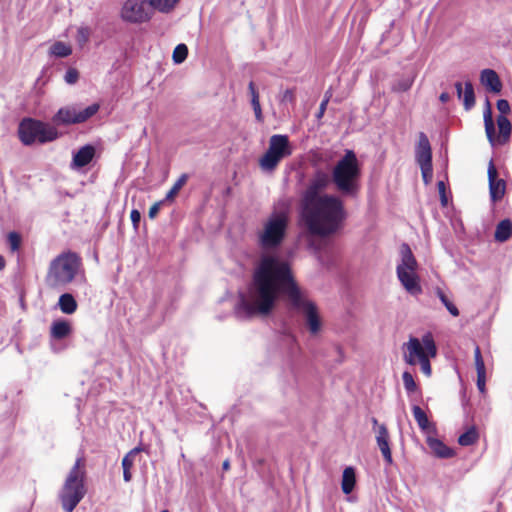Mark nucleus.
Here are the masks:
<instances>
[{"label": "nucleus", "mask_w": 512, "mask_h": 512, "mask_svg": "<svg viewBox=\"0 0 512 512\" xmlns=\"http://www.w3.org/2000/svg\"><path fill=\"white\" fill-rule=\"evenodd\" d=\"M330 184L329 175L318 170L309 179L300 200V220L311 235L327 237L341 229L346 219L342 199L324 193Z\"/></svg>", "instance_id": "obj_2"}, {"label": "nucleus", "mask_w": 512, "mask_h": 512, "mask_svg": "<svg viewBox=\"0 0 512 512\" xmlns=\"http://www.w3.org/2000/svg\"><path fill=\"white\" fill-rule=\"evenodd\" d=\"M248 90H249L250 95H251V103L258 102L259 101V94H258V91H257V89L255 87L254 82L251 81L249 83Z\"/></svg>", "instance_id": "obj_42"}, {"label": "nucleus", "mask_w": 512, "mask_h": 512, "mask_svg": "<svg viewBox=\"0 0 512 512\" xmlns=\"http://www.w3.org/2000/svg\"><path fill=\"white\" fill-rule=\"evenodd\" d=\"M427 444L437 457L450 458L453 456V451L436 438L429 436L427 438Z\"/></svg>", "instance_id": "obj_21"}, {"label": "nucleus", "mask_w": 512, "mask_h": 512, "mask_svg": "<svg viewBox=\"0 0 512 512\" xmlns=\"http://www.w3.org/2000/svg\"><path fill=\"white\" fill-rule=\"evenodd\" d=\"M329 102V98L326 97L320 104V107H319V111H318V114H317V117L318 118H321L326 110V107H327V104Z\"/></svg>", "instance_id": "obj_48"}, {"label": "nucleus", "mask_w": 512, "mask_h": 512, "mask_svg": "<svg viewBox=\"0 0 512 512\" xmlns=\"http://www.w3.org/2000/svg\"><path fill=\"white\" fill-rule=\"evenodd\" d=\"M71 332L72 326L67 320H56L52 323L50 328L51 337L57 340L66 338Z\"/></svg>", "instance_id": "obj_20"}, {"label": "nucleus", "mask_w": 512, "mask_h": 512, "mask_svg": "<svg viewBox=\"0 0 512 512\" xmlns=\"http://www.w3.org/2000/svg\"><path fill=\"white\" fill-rule=\"evenodd\" d=\"M95 147L92 145H85L73 153L72 161L70 164L71 169L78 170L88 165L95 156Z\"/></svg>", "instance_id": "obj_17"}, {"label": "nucleus", "mask_w": 512, "mask_h": 512, "mask_svg": "<svg viewBox=\"0 0 512 512\" xmlns=\"http://www.w3.org/2000/svg\"><path fill=\"white\" fill-rule=\"evenodd\" d=\"M376 442L384 460L387 464L391 465L393 463V458L390 449V437L387 427L384 424L378 426V429L376 430Z\"/></svg>", "instance_id": "obj_16"}, {"label": "nucleus", "mask_w": 512, "mask_h": 512, "mask_svg": "<svg viewBox=\"0 0 512 512\" xmlns=\"http://www.w3.org/2000/svg\"><path fill=\"white\" fill-rule=\"evenodd\" d=\"M329 178L341 195L352 198L357 196L360 191L361 165L354 151L346 150L334 165Z\"/></svg>", "instance_id": "obj_3"}, {"label": "nucleus", "mask_w": 512, "mask_h": 512, "mask_svg": "<svg viewBox=\"0 0 512 512\" xmlns=\"http://www.w3.org/2000/svg\"><path fill=\"white\" fill-rule=\"evenodd\" d=\"M414 83V76L413 77H404L401 79H398L394 82L392 86V90L394 92H406L408 91Z\"/></svg>", "instance_id": "obj_29"}, {"label": "nucleus", "mask_w": 512, "mask_h": 512, "mask_svg": "<svg viewBox=\"0 0 512 512\" xmlns=\"http://www.w3.org/2000/svg\"><path fill=\"white\" fill-rule=\"evenodd\" d=\"M292 154L288 136L275 134L269 139L267 151L259 160V165L263 171H273L280 161Z\"/></svg>", "instance_id": "obj_10"}, {"label": "nucleus", "mask_w": 512, "mask_h": 512, "mask_svg": "<svg viewBox=\"0 0 512 512\" xmlns=\"http://www.w3.org/2000/svg\"><path fill=\"white\" fill-rule=\"evenodd\" d=\"M161 512H170V511H168V510H162Z\"/></svg>", "instance_id": "obj_54"}, {"label": "nucleus", "mask_w": 512, "mask_h": 512, "mask_svg": "<svg viewBox=\"0 0 512 512\" xmlns=\"http://www.w3.org/2000/svg\"><path fill=\"white\" fill-rule=\"evenodd\" d=\"M7 240L12 251H16L19 249L21 238L18 233L10 232L7 236Z\"/></svg>", "instance_id": "obj_38"}, {"label": "nucleus", "mask_w": 512, "mask_h": 512, "mask_svg": "<svg viewBox=\"0 0 512 512\" xmlns=\"http://www.w3.org/2000/svg\"><path fill=\"white\" fill-rule=\"evenodd\" d=\"M403 384L407 392L412 393L416 391L417 385L410 372L405 371L402 375Z\"/></svg>", "instance_id": "obj_34"}, {"label": "nucleus", "mask_w": 512, "mask_h": 512, "mask_svg": "<svg viewBox=\"0 0 512 512\" xmlns=\"http://www.w3.org/2000/svg\"><path fill=\"white\" fill-rule=\"evenodd\" d=\"M420 169H421V174H422V178H423L424 183L426 185L430 184L431 181H432V177H433L432 164H430V165H421Z\"/></svg>", "instance_id": "obj_37"}, {"label": "nucleus", "mask_w": 512, "mask_h": 512, "mask_svg": "<svg viewBox=\"0 0 512 512\" xmlns=\"http://www.w3.org/2000/svg\"><path fill=\"white\" fill-rule=\"evenodd\" d=\"M484 124H485V132L488 138V141L492 146L498 144H505L511 133V123L508 118L504 115H500L497 118V125L499 129V135L495 136V126L492 118V111L489 102H487V107L483 113Z\"/></svg>", "instance_id": "obj_11"}, {"label": "nucleus", "mask_w": 512, "mask_h": 512, "mask_svg": "<svg viewBox=\"0 0 512 512\" xmlns=\"http://www.w3.org/2000/svg\"><path fill=\"white\" fill-rule=\"evenodd\" d=\"M512 235V222L509 219H504L498 223L495 230V240L498 242L507 241Z\"/></svg>", "instance_id": "obj_22"}, {"label": "nucleus", "mask_w": 512, "mask_h": 512, "mask_svg": "<svg viewBox=\"0 0 512 512\" xmlns=\"http://www.w3.org/2000/svg\"><path fill=\"white\" fill-rule=\"evenodd\" d=\"M180 0H148L153 10L161 13H170Z\"/></svg>", "instance_id": "obj_25"}, {"label": "nucleus", "mask_w": 512, "mask_h": 512, "mask_svg": "<svg viewBox=\"0 0 512 512\" xmlns=\"http://www.w3.org/2000/svg\"><path fill=\"white\" fill-rule=\"evenodd\" d=\"M480 82L487 90L493 93H499L502 89L500 78L492 69H484L481 71Z\"/></svg>", "instance_id": "obj_18"}, {"label": "nucleus", "mask_w": 512, "mask_h": 512, "mask_svg": "<svg viewBox=\"0 0 512 512\" xmlns=\"http://www.w3.org/2000/svg\"><path fill=\"white\" fill-rule=\"evenodd\" d=\"M141 448L135 447L132 450H130L122 459V467L123 469H131L134 465V462L140 453Z\"/></svg>", "instance_id": "obj_31"}, {"label": "nucleus", "mask_w": 512, "mask_h": 512, "mask_svg": "<svg viewBox=\"0 0 512 512\" xmlns=\"http://www.w3.org/2000/svg\"><path fill=\"white\" fill-rule=\"evenodd\" d=\"M58 306L64 314H73L77 310V302L70 293H64L59 297Z\"/></svg>", "instance_id": "obj_23"}, {"label": "nucleus", "mask_w": 512, "mask_h": 512, "mask_svg": "<svg viewBox=\"0 0 512 512\" xmlns=\"http://www.w3.org/2000/svg\"><path fill=\"white\" fill-rule=\"evenodd\" d=\"M282 103H294L295 102V94L292 89H287L283 92L281 97Z\"/></svg>", "instance_id": "obj_40"}, {"label": "nucleus", "mask_w": 512, "mask_h": 512, "mask_svg": "<svg viewBox=\"0 0 512 512\" xmlns=\"http://www.w3.org/2000/svg\"><path fill=\"white\" fill-rule=\"evenodd\" d=\"M437 186H438L439 194L441 196V202L443 205H446L447 199L445 196V184L443 181H439Z\"/></svg>", "instance_id": "obj_47"}, {"label": "nucleus", "mask_w": 512, "mask_h": 512, "mask_svg": "<svg viewBox=\"0 0 512 512\" xmlns=\"http://www.w3.org/2000/svg\"><path fill=\"white\" fill-rule=\"evenodd\" d=\"M83 465L81 458L76 460L59 492L62 508L66 512H72L86 494Z\"/></svg>", "instance_id": "obj_7"}, {"label": "nucleus", "mask_w": 512, "mask_h": 512, "mask_svg": "<svg viewBox=\"0 0 512 512\" xmlns=\"http://www.w3.org/2000/svg\"><path fill=\"white\" fill-rule=\"evenodd\" d=\"M123 479L125 482H130L132 479L131 469H123Z\"/></svg>", "instance_id": "obj_49"}, {"label": "nucleus", "mask_w": 512, "mask_h": 512, "mask_svg": "<svg viewBox=\"0 0 512 512\" xmlns=\"http://www.w3.org/2000/svg\"><path fill=\"white\" fill-rule=\"evenodd\" d=\"M4 267H5V260H4V258L0 255V270H2Z\"/></svg>", "instance_id": "obj_53"}, {"label": "nucleus", "mask_w": 512, "mask_h": 512, "mask_svg": "<svg viewBox=\"0 0 512 512\" xmlns=\"http://www.w3.org/2000/svg\"><path fill=\"white\" fill-rule=\"evenodd\" d=\"M486 373L477 374V387L481 393L485 391Z\"/></svg>", "instance_id": "obj_46"}, {"label": "nucleus", "mask_w": 512, "mask_h": 512, "mask_svg": "<svg viewBox=\"0 0 512 512\" xmlns=\"http://www.w3.org/2000/svg\"><path fill=\"white\" fill-rule=\"evenodd\" d=\"M164 203V200L163 201H159V202H156L155 204H153L150 209H149V212H148V215L151 219L155 218L162 206V204Z\"/></svg>", "instance_id": "obj_44"}, {"label": "nucleus", "mask_w": 512, "mask_h": 512, "mask_svg": "<svg viewBox=\"0 0 512 512\" xmlns=\"http://www.w3.org/2000/svg\"><path fill=\"white\" fill-rule=\"evenodd\" d=\"M437 296L443 303V305L447 308V310L453 315L454 317H457L459 315L458 308L447 298V296L444 294L442 290H437Z\"/></svg>", "instance_id": "obj_33"}, {"label": "nucleus", "mask_w": 512, "mask_h": 512, "mask_svg": "<svg viewBox=\"0 0 512 512\" xmlns=\"http://www.w3.org/2000/svg\"><path fill=\"white\" fill-rule=\"evenodd\" d=\"M373 426H374V432L376 433V430L378 429V426H380L381 424H378V421L376 418H372L371 420Z\"/></svg>", "instance_id": "obj_51"}, {"label": "nucleus", "mask_w": 512, "mask_h": 512, "mask_svg": "<svg viewBox=\"0 0 512 512\" xmlns=\"http://www.w3.org/2000/svg\"><path fill=\"white\" fill-rule=\"evenodd\" d=\"M251 105H252V108L254 110L255 117H256L257 121L258 122H262L263 121V115H262V109H261L260 101L251 103Z\"/></svg>", "instance_id": "obj_43"}, {"label": "nucleus", "mask_w": 512, "mask_h": 512, "mask_svg": "<svg viewBox=\"0 0 512 512\" xmlns=\"http://www.w3.org/2000/svg\"><path fill=\"white\" fill-rule=\"evenodd\" d=\"M455 88L457 91L458 98L463 100L465 109H471L475 104V95L472 83L469 81L466 82L463 89L462 83L457 82L455 84Z\"/></svg>", "instance_id": "obj_19"}, {"label": "nucleus", "mask_w": 512, "mask_h": 512, "mask_svg": "<svg viewBox=\"0 0 512 512\" xmlns=\"http://www.w3.org/2000/svg\"><path fill=\"white\" fill-rule=\"evenodd\" d=\"M413 416L420 427V429L424 432L429 433L431 429V424L427 418L425 412L419 406H413L412 408Z\"/></svg>", "instance_id": "obj_26"}, {"label": "nucleus", "mask_w": 512, "mask_h": 512, "mask_svg": "<svg viewBox=\"0 0 512 512\" xmlns=\"http://www.w3.org/2000/svg\"><path fill=\"white\" fill-rule=\"evenodd\" d=\"M403 359L408 365H420V369L426 376L431 375L430 359L436 357L437 347L431 333H426L421 339L410 337L408 342L402 345Z\"/></svg>", "instance_id": "obj_5"}, {"label": "nucleus", "mask_w": 512, "mask_h": 512, "mask_svg": "<svg viewBox=\"0 0 512 512\" xmlns=\"http://www.w3.org/2000/svg\"><path fill=\"white\" fill-rule=\"evenodd\" d=\"M18 133L20 140L25 145H31L36 141L39 143L51 142L59 136L54 126L31 118L21 121Z\"/></svg>", "instance_id": "obj_9"}, {"label": "nucleus", "mask_w": 512, "mask_h": 512, "mask_svg": "<svg viewBox=\"0 0 512 512\" xmlns=\"http://www.w3.org/2000/svg\"><path fill=\"white\" fill-rule=\"evenodd\" d=\"M130 219L135 229H137L140 220H141V214L138 210L134 209L130 213Z\"/></svg>", "instance_id": "obj_45"}, {"label": "nucleus", "mask_w": 512, "mask_h": 512, "mask_svg": "<svg viewBox=\"0 0 512 512\" xmlns=\"http://www.w3.org/2000/svg\"><path fill=\"white\" fill-rule=\"evenodd\" d=\"M188 180L187 174H182L166 194L165 200L172 201Z\"/></svg>", "instance_id": "obj_28"}, {"label": "nucleus", "mask_w": 512, "mask_h": 512, "mask_svg": "<svg viewBox=\"0 0 512 512\" xmlns=\"http://www.w3.org/2000/svg\"><path fill=\"white\" fill-rule=\"evenodd\" d=\"M90 33H91V31L88 27H86V26L79 27L77 30V36H76L77 42L80 45H84L85 43H87L89 40V37H90Z\"/></svg>", "instance_id": "obj_36"}, {"label": "nucleus", "mask_w": 512, "mask_h": 512, "mask_svg": "<svg viewBox=\"0 0 512 512\" xmlns=\"http://www.w3.org/2000/svg\"><path fill=\"white\" fill-rule=\"evenodd\" d=\"M450 99V95L447 92H443L439 96V100L443 103L448 102Z\"/></svg>", "instance_id": "obj_50"}, {"label": "nucleus", "mask_w": 512, "mask_h": 512, "mask_svg": "<svg viewBox=\"0 0 512 512\" xmlns=\"http://www.w3.org/2000/svg\"><path fill=\"white\" fill-rule=\"evenodd\" d=\"M478 439V433L475 428H470L468 431L459 436L458 442L462 446H469L474 444Z\"/></svg>", "instance_id": "obj_30"}, {"label": "nucleus", "mask_w": 512, "mask_h": 512, "mask_svg": "<svg viewBox=\"0 0 512 512\" xmlns=\"http://www.w3.org/2000/svg\"><path fill=\"white\" fill-rule=\"evenodd\" d=\"M475 367L477 374L486 373L484 360L481 355L480 348L477 346L474 351Z\"/></svg>", "instance_id": "obj_35"}, {"label": "nucleus", "mask_w": 512, "mask_h": 512, "mask_svg": "<svg viewBox=\"0 0 512 512\" xmlns=\"http://www.w3.org/2000/svg\"><path fill=\"white\" fill-rule=\"evenodd\" d=\"M497 109L505 116L510 111V105L507 100L500 99L497 101Z\"/></svg>", "instance_id": "obj_41"}, {"label": "nucleus", "mask_w": 512, "mask_h": 512, "mask_svg": "<svg viewBox=\"0 0 512 512\" xmlns=\"http://www.w3.org/2000/svg\"><path fill=\"white\" fill-rule=\"evenodd\" d=\"M417 269L418 263L409 245L405 243L402 244L400 247V261L396 268L397 278L404 289L413 296L422 293Z\"/></svg>", "instance_id": "obj_8"}, {"label": "nucleus", "mask_w": 512, "mask_h": 512, "mask_svg": "<svg viewBox=\"0 0 512 512\" xmlns=\"http://www.w3.org/2000/svg\"><path fill=\"white\" fill-rule=\"evenodd\" d=\"M79 78V73L76 69L74 68H70L66 71V74H65V81L68 83V84H75L77 82Z\"/></svg>", "instance_id": "obj_39"}, {"label": "nucleus", "mask_w": 512, "mask_h": 512, "mask_svg": "<svg viewBox=\"0 0 512 512\" xmlns=\"http://www.w3.org/2000/svg\"><path fill=\"white\" fill-rule=\"evenodd\" d=\"M355 486V471L352 467H347L343 471L342 475V491L345 494H350Z\"/></svg>", "instance_id": "obj_24"}, {"label": "nucleus", "mask_w": 512, "mask_h": 512, "mask_svg": "<svg viewBox=\"0 0 512 512\" xmlns=\"http://www.w3.org/2000/svg\"><path fill=\"white\" fill-rule=\"evenodd\" d=\"M415 159L419 166L432 164V150L428 137L420 132L415 148Z\"/></svg>", "instance_id": "obj_15"}, {"label": "nucleus", "mask_w": 512, "mask_h": 512, "mask_svg": "<svg viewBox=\"0 0 512 512\" xmlns=\"http://www.w3.org/2000/svg\"><path fill=\"white\" fill-rule=\"evenodd\" d=\"M285 294L292 307L302 315L309 332H320L322 321L314 302L297 287L289 264L276 255L263 254L255 266L247 294H241L236 313L241 318L267 315Z\"/></svg>", "instance_id": "obj_1"}, {"label": "nucleus", "mask_w": 512, "mask_h": 512, "mask_svg": "<svg viewBox=\"0 0 512 512\" xmlns=\"http://www.w3.org/2000/svg\"><path fill=\"white\" fill-rule=\"evenodd\" d=\"M488 179L490 197L493 202H496L504 196L505 181L498 178L497 169L492 161H490L488 166Z\"/></svg>", "instance_id": "obj_14"}, {"label": "nucleus", "mask_w": 512, "mask_h": 512, "mask_svg": "<svg viewBox=\"0 0 512 512\" xmlns=\"http://www.w3.org/2000/svg\"><path fill=\"white\" fill-rule=\"evenodd\" d=\"M72 53V48L70 45L64 43V42H61V41H58V42H55L51 47H50V54L56 56V57H67L69 56L70 54Z\"/></svg>", "instance_id": "obj_27"}, {"label": "nucleus", "mask_w": 512, "mask_h": 512, "mask_svg": "<svg viewBox=\"0 0 512 512\" xmlns=\"http://www.w3.org/2000/svg\"><path fill=\"white\" fill-rule=\"evenodd\" d=\"M99 110L98 104H92L83 110L77 109L76 106H65L58 110L53 116L52 121L55 125H73L83 123Z\"/></svg>", "instance_id": "obj_13"}, {"label": "nucleus", "mask_w": 512, "mask_h": 512, "mask_svg": "<svg viewBox=\"0 0 512 512\" xmlns=\"http://www.w3.org/2000/svg\"><path fill=\"white\" fill-rule=\"evenodd\" d=\"M188 55V48L185 44H178L173 51V61L176 64L184 62Z\"/></svg>", "instance_id": "obj_32"}, {"label": "nucleus", "mask_w": 512, "mask_h": 512, "mask_svg": "<svg viewBox=\"0 0 512 512\" xmlns=\"http://www.w3.org/2000/svg\"><path fill=\"white\" fill-rule=\"evenodd\" d=\"M222 468H223V470H225V471L229 470V468H230V463H229V461H228V460H225V461L223 462V464H222Z\"/></svg>", "instance_id": "obj_52"}, {"label": "nucleus", "mask_w": 512, "mask_h": 512, "mask_svg": "<svg viewBox=\"0 0 512 512\" xmlns=\"http://www.w3.org/2000/svg\"><path fill=\"white\" fill-rule=\"evenodd\" d=\"M81 258L74 252H64L49 264L46 284L51 288H64L75 280L81 269Z\"/></svg>", "instance_id": "obj_4"}, {"label": "nucleus", "mask_w": 512, "mask_h": 512, "mask_svg": "<svg viewBox=\"0 0 512 512\" xmlns=\"http://www.w3.org/2000/svg\"><path fill=\"white\" fill-rule=\"evenodd\" d=\"M289 222V205L285 202L264 221L259 232V243L264 249H273L283 242Z\"/></svg>", "instance_id": "obj_6"}, {"label": "nucleus", "mask_w": 512, "mask_h": 512, "mask_svg": "<svg viewBox=\"0 0 512 512\" xmlns=\"http://www.w3.org/2000/svg\"><path fill=\"white\" fill-rule=\"evenodd\" d=\"M153 9L148 0H125L121 11V19L132 24H141L152 18Z\"/></svg>", "instance_id": "obj_12"}]
</instances>
